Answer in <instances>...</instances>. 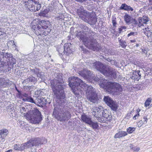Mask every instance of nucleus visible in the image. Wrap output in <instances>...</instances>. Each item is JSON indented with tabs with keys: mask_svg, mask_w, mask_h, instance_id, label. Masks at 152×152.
I'll list each match as a JSON object with an SVG mask.
<instances>
[{
	"mask_svg": "<svg viewBox=\"0 0 152 152\" xmlns=\"http://www.w3.org/2000/svg\"><path fill=\"white\" fill-rule=\"evenodd\" d=\"M69 86L75 95L79 94V92L82 91L81 88L85 89L87 88L86 94L87 99L93 103L97 102L98 98L97 94L92 86L88 87L82 80L76 77H73L69 78Z\"/></svg>",
	"mask_w": 152,
	"mask_h": 152,
	"instance_id": "f257e3e1",
	"label": "nucleus"
},
{
	"mask_svg": "<svg viewBox=\"0 0 152 152\" xmlns=\"http://www.w3.org/2000/svg\"><path fill=\"white\" fill-rule=\"evenodd\" d=\"M99 86L109 93L119 94L122 91V88L119 84L104 81V83H100Z\"/></svg>",
	"mask_w": 152,
	"mask_h": 152,
	"instance_id": "f03ea898",
	"label": "nucleus"
},
{
	"mask_svg": "<svg viewBox=\"0 0 152 152\" xmlns=\"http://www.w3.org/2000/svg\"><path fill=\"white\" fill-rule=\"evenodd\" d=\"M21 115L25 117L31 123L36 124L38 122V110L37 109L30 111L26 113H23V111H26L25 107H22L20 108Z\"/></svg>",
	"mask_w": 152,
	"mask_h": 152,
	"instance_id": "7ed1b4c3",
	"label": "nucleus"
},
{
	"mask_svg": "<svg viewBox=\"0 0 152 152\" xmlns=\"http://www.w3.org/2000/svg\"><path fill=\"white\" fill-rule=\"evenodd\" d=\"M53 115L58 120L60 121H67L70 117V113L68 112L59 113L56 108L54 109Z\"/></svg>",
	"mask_w": 152,
	"mask_h": 152,
	"instance_id": "20e7f679",
	"label": "nucleus"
},
{
	"mask_svg": "<svg viewBox=\"0 0 152 152\" xmlns=\"http://www.w3.org/2000/svg\"><path fill=\"white\" fill-rule=\"evenodd\" d=\"M103 111V108L101 106L94 107L92 110V113L94 117L96 118L99 121L101 122L100 120Z\"/></svg>",
	"mask_w": 152,
	"mask_h": 152,
	"instance_id": "39448f33",
	"label": "nucleus"
},
{
	"mask_svg": "<svg viewBox=\"0 0 152 152\" xmlns=\"http://www.w3.org/2000/svg\"><path fill=\"white\" fill-rule=\"evenodd\" d=\"M38 141L37 139H31L28 142L21 144L20 146V151L37 145Z\"/></svg>",
	"mask_w": 152,
	"mask_h": 152,
	"instance_id": "423d86ee",
	"label": "nucleus"
},
{
	"mask_svg": "<svg viewBox=\"0 0 152 152\" xmlns=\"http://www.w3.org/2000/svg\"><path fill=\"white\" fill-rule=\"evenodd\" d=\"M104 100L106 103L114 111H116L118 107L117 103L108 96H104Z\"/></svg>",
	"mask_w": 152,
	"mask_h": 152,
	"instance_id": "0eeeda50",
	"label": "nucleus"
},
{
	"mask_svg": "<svg viewBox=\"0 0 152 152\" xmlns=\"http://www.w3.org/2000/svg\"><path fill=\"white\" fill-rule=\"evenodd\" d=\"M93 66H94V68L100 71L103 74L107 73L106 71V67L107 66H104L99 62H96L93 63Z\"/></svg>",
	"mask_w": 152,
	"mask_h": 152,
	"instance_id": "6e6552de",
	"label": "nucleus"
},
{
	"mask_svg": "<svg viewBox=\"0 0 152 152\" xmlns=\"http://www.w3.org/2000/svg\"><path fill=\"white\" fill-rule=\"evenodd\" d=\"M80 37L86 47L93 49L94 45L92 44V42L88 38L84 36L83 37V35L80 36Z\"/></svg>",
	"mask_w": 152,
	"mask_h": 152,
	"instance_id": "1a4fd4ad",
	"label": "nucleus"
},
{
	"mask_svg": "<svg viewBox=\"0 0 152 152\" xmlns=\"http://www.w3.org/2000/svg\"><path fill=\"white\" fill-rule=\"evenodd\" d=\"M106 71L108 73L104 74V75L106 76H110L114 78L116 77L117 71L111 68L109 66H107L106 67Z\"/></svg>",
	"mask_w": 152,
	"mask_h": 152,
	"instance_id": "9d476101",
	"label": "nucleus"
},
{
	"mask_svg": "<svg viewBox=\"0 0 152 152\" xmlns=\"http://www.w3.org/2000/svg\"><path fill=\"white\" fill-rule=\"evenodd\" d=\"M102 116H101L100 121H102V119L103 121H110L112 119V116L111 114L109 113L107 110L103 111Z\"/></svg>",
	"mask_w": 152,
	"mask_h": 152,
	"instance_id": "9b49d317",
	"label": "nucleus"
},
{
	"mask_svg": "<svg viewBox=\"0 0 152 152\" xmlns=\"http://www.w3.org/2000/svg\"><path fill=\"white\" fill-rule=\"evenodd\" d=\"M2 57H3L4 58H5L8 59V60L7 61V62L9 61L13 65L15 64V60L14 58H12V56L11 54L8 53H5L3 54L2 53Z\"/></svg>",
	"mask_w": 152,
	"mask_h": 152,
	"instance_id": "f8f14e48",
	"label": "nucleus"
},
{
	"mask_svg": "<svg viewBox=\"0 0 152 152\" xmlns=\"http://www.w3.org/2000/svg\"><path fill=\"white\" fill-rule=\"evenodd\" d=\"M140 72L139 70L133 71L131 72L130 74V77L134 80H138L141 77V74H140Z\"/></svg>",
	"mask_w": 152,
	"mask_h": 152,
	"instance_id": "ddd939ff",
	"label": "nucleus"
},
{
	"mask_svg": "<svg viewBox=\"0 0 152 152\" xmlns=\"http://www.w3.org/2000/svg\"><path fill=\"white\" fill-rule=\"evenodd\" d=\"M38 19L33 20L31 23L32 28L35 34L38 35Z\"/></svg>",
	"mask_w": 152,
	"mask_h": 152,
	"instance_id": "4468645a",
	"label": "nucleus"
},
{
	"mask_svg": "<svg viewBox=\"0 0 152 152\" xmlns=\"http://www.w3.org/2000/svg\"><path fill=\"white\" fill-rule=\"evenodd\" d=\"M149 21L148 18L146 16H143L142 18H140L138 19L139 24L138 26L140 27L142 26L143 23H146Z\"/></svg>",
	"mask_w": 152,
	"mask_h": 152,
	"instance_id": "2eb2a0df",
	"label": "nucleus"
},
{
	"mask_svg": "<svg viewBox=\"0 0 152 152\" xmlns=\"http://www.w3.org/2000/svg\"><path fill=\"white\" fill-rule=\"evenodd\" d=\"M124 20L126 23H133L135 24L137 23V21L135 19L132 18L128 15H126L124 16Z\"/></svg>",
	"mask_w": 152,
	"mask_h": 152,
	"instance_id": "dca6fc26",
	"label": "nucleus"
},
{
	"mask_svg": "<svg viewBox=\"0 0 152 152\" xmlns=\"http://www.w3.org/2000/svg\"><path fill=\"white\" fill-rule=\"evenodd\" d=\"M48 22L41 19L39 20V28L40 26L43 28L46 29L48 26Z\"/></svg>",
	"mask_w": 152,
	"mask_h": 152,
	"instance_id": "f3484780",
	"label": "nucleus"
},
{
	"mask_svg": "<svg viewBox=\"0 0 152 152\" xmlns=\"http://www.w3.org/2000/svg\"><path fill=\"white\" fill-rule=\"evenodd\" d=\"M81 118L83 121L86 124L90 125L92 123L91 118L85 115H82Z\"/></svg>",
	"mask_w": 152,
	"mask_h": 152,
	"instance_id": "a211bd4d",
	"label": "nucleus"
},
{
	"mask_svg": "<svg viewBox=\"0 0 152 152\" xmlns=\"http://www.w3.org/2000/svg\"><path fill=\"white\" fill-rule=\"evenodd\" d=\"M127 134L126 132L120 131L116 133L114 136L115 138H120L124 137L127 135Z\"/></svg>",
	"mask_w": 152,
	"mask_h": 152,
	"instance_id": "6ab92c4d",
	"label": "nucleus"
},
{
	"mask_svg": "<svg viewBox=\"0 0 152 152\" xmlns=\"http://www.w3.org/2000/svg\"><path fill=\"white\" fill-rule=\"evenodd\" d=\"M27 0H24V1L26 2ZM32 3L33 4V3H34L35 4H36L37 5H37L38 4V1H36V0H28V1L27 2V4H26V5H28V6H27V7H28V9L30 10V7H31L32 5L29 4H31Z\"/></svg>",
	"mask_w": 152,
	"mask_h": 152,
	"instance_id": "aec40b11",
	"label": "nucleus"
},
{
	"mask_svg": "<svg viewBox=\"0 0 152 152\" xmlns=\"http://www.w3.org/2000/svg\"><path fill=\"white\" fill-rule=\"evenodd\" d=\"M90 71L86 70H83L82 71H80L79 72V74L84 77H87L89 75Z\"/></svg>",
	"mask_w": 152,
	"mask_h": 152,
	"instance_id": "412c9836",
	"label": "nucleus"
},
{
	"mask_svg": "<svg viewBox=\"0 0 152 152\" xmlns=\"http://www.w3.org/2000/svg\"><path fill=\"white\" fill-rule=\"evenodd\" d=\"M148 121V118L146 117H144L137 124L138 126L141 127L143 124L147 123Z\"/></svg>",
	"mask_w": 152,
	"mask_h": 152,
	"instance_id": "4be33fe9",
	"label": "nucleus"
},
{
	"mask_svg": "<svg viewBox=\"0 0 152 152\" xmlns=\"http://www.w3.org/2000/svg\"><path fill=\"white\" fill-rule=\"evenodd\" d=\"M61 86H57L56 88L53 87V91L55 92V93L56 94L59 95V94L60 92L62 93V91L61 90H60L58 88H61Z\"/></svg>",
	"mask_w": 152,
	"mask_h": 152,
	"instance_id": "5701e85b",
	"label": "nucleus"
},
{
	"mask_svg": "<svg viewBox=\"0 0 152 152\" xmlns=\"http://www.w3.org/2000/svg\"><path fill=\"white\" fill-rule=\"evenodd\" d=\"M39 106L43 107V105H45L46 104V100L44 98H41L40 99H39Z\"/></svg>",
	"mask_w": 152,
	"mask_h": 152,
	"instance_id": "b1692460",
	"label": "nucleus"
},
{
	"mask_svg": "<svg viewBox=\"0 0 152 152\" xmlns=\"http://www.w3.org/2000/svg\"><path fill=\"white\" fill-rule=\"evenodd\" d=\"M120 10H133L130 6H128L125 4H122Z\"/></svg>",
	"mask_w": 152,
	"mask_h": 152,
	"instance_id": "393cba45",
	"label": "nucleus"
},
{
	"mask_svg": "<svg viewBox=\"0 0 152 152\" xmlns=\"http://www.w3.org/2000/svg\"><path fill=\"white\" fill-rule=\"evenodd\" d=\"M7 130L4 129L0 130V135L1 137H5L7 134Z\"/></svg>",
	"mask_w": 152,
	"mask_h": 152,
	"instance_id": "a878e982",
	"label": "nucleus"
},
{
	"mask_svg": "<svg viewBox=\"0 0 152 152\" xmlns=\"http://www.w3.org/2000/svg\"><path fill=\"white\" fill-rule=\"evenodd\" d=\"M69 44L67 43L64 45V53H69L70 51V48L69 47Z\"/></svg>",
	"mask_w": 152,
	"mask_h": 152,
	"instance_id": "bb28decb",
	"label": "nucleus"
},
{
	"mask_svg": "<svg viewBox=\"0 0 152 152\" xmlns=\"http://www.w3.org/2000/svg\"><path fill=\"white\" fill-rule=\"evenodd\" d=\"M47 142V140L44 138L41 137L39 139V145L45 144Z\"/></svg>",
	"mask_w": 152,
	"mask_h": 152,
	"instance_id": "cd10ccee",
	"label": "nucleus"
},
{
	"mask_svg": "<svg viewBox=\"0 0 152 152\" xmlns=\"http://www.w3.org/2000/svg\"><path fill=\"white\" fill-rule=\"evenodd\" d=\"M143 30H145L144 31V33L147 37H149L151 35L152 32L149 31L148 28H145V29H143Z\"/></svg>",
	"mask_w": 152,
	"mask_h": 152,
	"instance_id": "c85d7f7f",
	"label": "nucleus"
},
{
	"mask_svg": "<svg viewBox=\"0 0 152 152\" xmlns=\"http://www.w3.org/2000/svg\"><path fill=\"white\" fill-rule=\"evenodd\" d=\"M48 10H41L39 15L40 16H45L48 12Z\"/></svg>",
	"mask_w": 152,
	"mask_h": 152,
	"instance_id": "c756f323",
	"label": "nucleus"
},
{
	"mask_svg": "<svg viewBox=\"0 0 152 152\" xmlns=\"http://www.w3.org/2000/svg\"><path fill=\"white\" fill-rule=\"evenodd\" d=\"M135 130V128L130 127L127 129V132L129 134H131Z\"/></svg>",
	"mask_w": 152,
	"mask_h": 152,
	"instance_id": "7c9ffc66",
	"label": "nucleus"
},
{
	"mask_svg": "<svg viewBox=\"0 0 152 152\" xmlns=\"http://www.w3.org/2000/svg\"><path fill=\"white\" fill-rule=\"evenodd\" d=\"M152 99L151 98H148L145 101V106L146 107H148L151 103Z\"/></svg>",
	"mask_w": 152,
	"mask_h": 152,
	"instance_id": "2f4dec72",
	"label": "nucleus"
},
{
	"mask_svg": "<svg viewBox=\"0 0 152 152\" xmlns=\"http://www.w3.org/2000/svg\"><path fill=\"white\" fill-rule=\"evenodd\" d=\"M23 100L24 102H30L32 103H34L33 99L31 97H28L26 99H23Z\"/></svg>",
	"mask_w": 152,
	"mask_h": 152,
	"instance_id": "473e14b6",
	"label": "nucleus"
},
{
	"mask_svg": "<svg viewBox=\"0 0 152 152\" xmlns=\"http://www.w3.org/2000/svg\"><path fill=\"white\" fill-rule=\"evenodd\" d=\"M116 18L115 17V16H113L112 19V22L114 26H115L116 24Z\"/></svg>",
	"mask_w": 152,
	"mask_h": 152,
	"instance_id": "72a5a7b5",
	"label": "nucleus"
},
{
	"mask_svg": "<svg viewBox=\"0 0 152 152\" xmlns=\"http://www.w3.org/2000/svg\"><path fill=\"white\" fill-rule=\"evenodd\" d=\"M90 125L92 126L93 129H96L98 127L97 124L96 123H93L92 121V123Z\"/></svg>",
	"mask_w": 152,
	"mask_h": 152,
	"instance_id": "f704fd0d",
	"label": "nucleus"
},
{
	"mask_svg": "<svg viewBox=\"0 0 152 152\" xmlns=\"http://www.w3.org/2000/svg\"><path fill=\"white\" fill-rule=\"evenodd\" d=\"M4 83L6 84H7L8 85H11L12 83V81H10L9 80H4Z\"/></svg>",
	"mask_w": 152,
	"mask_h": 152,
	"instance_id": "c9c22d12",
	"label": "nucleus"
},
{
	"mask_svg": "<svg viewBox=\"0 0 152 152\" xmlns=\"http://www.w3.org/2000/svg\"><path fill=\"white\" fill-rule=\"evenodd\" d=\"M13 147V149L15 150L20 151V146L19 147L17 144H15Z\"/></svg>",
	"mask_w": 152,
	"mask_h": 152,
	"instance_id": "e433bc0d",
	"label": "nucleus"
},
{
	"mask_svg": "<svg viewBox=\"0 0 152 152\" xmlns=\"http://www.w3.org/2000/svg\"><path fill=\"white\" fill-rule=\"evenodd\" d=\"M6 34L3 31H1V29H0V37L1 38H3L6 36Z\"/></svg>",
	"mask_w": 152,
	"mask_h": 152,
	"instance_id": "4c0bfd02",
	"label": "nucleus"
},
{
	"mask_svg": "<svg viewBox=\"0 0 152 152\" xmlns=\"http://www.w3.org/2000/svg\"><path fill=\"white\" fill-rule=\"evenodd\" d=\"M142 50L141 53L142 54H144L146 56L148 54L147 51L146 50L143 48H141Z\"/></svg>",
	"mask_w": 152,
	"mask_h": 152,
	"instance_id": "58836bf2",
	"label": "nucleus"
},
{
	"mask_svg": "<svg viewBox=\"0 0 152 152\" xmlns=\"http://www.w3.org/2000/svg\"><path fill=\"white\" fill-rule=\"evenodd\" d=\"M137 34V32H131L130 33L128 34L127 36L129 37L131 36L132 35L135 36Z\"/></svg>",
	"mask_w": 152,
	"mask_h": 152,
	"instance_id": "ea45409f",
	"label": "nucleus"
},
{
	"mask_svg": "<svg viewBox=\"0 0 152 152\" xmlns=\"http://www.w3.org/2000/svg\"><path fill=\"white\" fill-rule=\"evenodd\" d=\"M133 112L132 111L130 113H128L126 115V118L127 119H128L130 117L132 116V113H133Z\"/></svg>",
	"mask_w": 152,
	"mask_h": 152,
	"instance_id": "a19ab883",
	"label": "nucleus"
},
{
	"mask_svg": "<svg viewBox=\"0 0 152 152\" xmlns=\"http://www.w3.org/2000/svg\"><path fill=\"white\" fill-rule=\"evenodd\" d=\"M120 45L123 48H125L126 46V43L123 41L120 42Z\"/></svg>",
	"mask_w": 152,
	"mask_h": 152,
	"instance_id": "79ce46f5",
	"label": "nucleus"
},
{
	"mask_svg": "<svg viewBox=\"0 0 152 152\" xmlns=\"http://www.w3.org/2000/svg\"><path fill=\"white\" fill-rule=\"evenodd\" d=\"M132 149L134 151L137 152L140 150V148L139 147H134L132 148Z\"/></svg>",
	"mask_w": 152,
	"mask_h": 152,
	"instance_id": "37998d69",
	"label": "nucleus"
},
{
	"mask_svg": "<svg viewBox=\"0 0 152 152\" xmlns=\"http://www.w3.org/2000/svg\"><path fill=\"white\" fill-rule=\"evenodd\" d=\"M7 21V19L6 18H2L0 22L1 23H5Z\"/></svg>",
	"mask_w": 152,
	"mask_h": 152,
	"instance_id": "c03bdc74",
	"label": "nucleus"
},
{
	"mask_svg": "<svg viewBox=\"0 0 152 152\" xmlns=\"http://www.w3.org/2000/svg\"><path fill=\"white\" fill-rule=\"evenodd\" d=\"M42 120V117L41 114V113L39 111V121H41Z\"/></svg>",
	"mask_w": 152,
	"mask_h": 152,
	"instance_id": "a18cd8bd",
	"label": "nucleus"
},
{
	"mask_svg": "<svg viewBox=\"0 0 152 152\" xmlns=\"http://www.w3.org/2000/svg\"><path fill=\"white\" fill-rule=\"evenodd\" d=\"M4 137H1H1H0V142H3L4 141Z\"/></svg>",
	"mask_w": 152,
	"mask_h": 152,
	"instance_id": "49530a36",
	"label": "nucleus"
},
{
	"mask_svg": "<svg viewBox=\"0 0 152 152\" xmlns=\"http://www.w3.org/2000/svg\"><path fill=\"white\" fill-rule=\"evenodd\" d=\"M126 28V27L125 26H122L121 27V28H120V31H121L123 29H125Z\"/></svg>",
	"mask_w": 152,
	"mask_h": 152,
	"instance_id": "de8ad7c7",
	"label": "nucleus"
},
{
	"mask_svg": "<svg viewBox=\"0 0 152 152\" xmlns=\"http://www.w3.org/2000/svg\"><path fill=\"white\" fill-rule=\"evenodd\" d=\"M4 78H1L0 77V84H2V81H4Z\"/></svg>",
	"mask_w": 152,
	"mask_h": 152,
	"instance_id": "09e8293b",
	"label": "nucleus"
},
{
	"mask_svg": "<svg viewBox=\"0 0 152 152\" xmlns=\"http://www.w3.org/2000/svg\"><path fill=\"white\" fill-rule=\"evenodd\" d=\"M138 118V117L136 116V115H135L133 117V119L134 120H136Z\"/></svg>",
	"mask_w": 152,
	"mask_h": 152,
	"instance_id": "8fccbe9b",
	"label": "nucleus"
},
{
	"mask_svg": "<svg viewBox=\"0 0 152 152\" xmlns=\"http://www.w3.org/2000/svg\"><path fill=\"white\" fill-rule=\"evenodd\" d=\"M137 113H139V112H140V110L139 109V108H138L137 109Z\"/></svg>",
	"mask_w": 152,
	"mask_h": 152,
	"instance_id": "3c124183",
	"label": "nucleus"
},
{
	"mask_svg": "<svg viewBox=\"0 0 152 152\" xmlns=\"http://www.w3.org/2000/svg\"><path fill=\"white\" fill-rule=\"evenodd\" d=\"M12 149L9 150L8 151H6L5 152H12Z\"/></svg>",
	"mask_w": 152,
	"mask_h": 152,
	"instance_id": "603ef678",
	"label": "nucleus"
},
{
	"mask_svg": "<svg viewBox=\"0 0 152 152\" xmlns=\"http://www.w3.org/2000/svg\"><path fill=\"white\" fill-rule=\"evenodd\" d=\"M23 96L25 97H27L28 96V95L26 94H24Z\"/></svg>",
	"mask_w": 152,
	"mask_h": 152,
	"instance_id": "864d4df0",
	"label": "nucleus"
},
{
	"mask_svg": "<svg viewBox=\"0 0 152 152\" xmlns=\"http://www.w3.org/2000/svg\"><path fill=\"white\" fill-rule=\"evenodd\" d=\"M130 41L131 42H135V40H130Z\"/></svg>",
	"mask_w": 152,
	"mask_h": 152,
	"instance_id": "5fc2aeb1",
	"label": "nucleus"
},
{
	"mask_svg": "<svg viewBox=\"0 0 152 152\" xmlns=\"http://www.w3.org/2000/svg\"><path fill=\"white\" fill-rule=\"evenodd\" d=\"M136 115L137 116L139 117L140 116L139 113H137V114Z\"/></svg>",
	"mask_w": 152,
	"mask_h": 152,
	"instance_id": "6e6d98bb",
	"label": "nucleus"
},
{
	"mask_svg": "<svg viewBox=\"0 0 152 152\" xmlns=\"http://www.w3.org/2000/svg\"><path fill=\"white\" fill-rule=\"evenodd\" d=\"M19 122L20 123V124H23V123H24L22 121H20Z\"/></svg>",
	"mask_w": 152,
	"mask_h": 152,
	"instance_id": "4d7b16f0",
	"label": "nucleus"
},
{
	"mask_svg": "<svg viewBox=\"0 0 152 152\" xmlns=\"http://www.w3.org/2000/svg\"><path fill=\"white\" fill-rule=\"evenodd\" d=\"M133 147L132 146V145H131L130 146V148L132 149V148Z\"/></svg>",
	"mask_w": 152,
	"mask_h": 152,
	"instance_id": "13d9d810",
	"label": "nucleus"
},
{
	"mask_svg": "<svg viewBox=\"0 0 152 152\" xmlns=\"http://www.w3.org/2000/svg\"><path fill=\"white\" fill-rule=\"evenodd\" d=\"M34 45H36V44H35V43L34 40ZM36 45H37V44H36Z\"/></svg>",
	"mask_w": 152,
	"mask_h": 152,
	"instance_id": "bf43d9fd",
	"label": "nucleus"
},
{
	"mask_svg": "<svg viewBox=\"0 0 152 152\" xmlns=\"http://www.w3.org/2000/svg\"><path fill=\"white\" fill-rule=\"evenodd\" d=\"M139 45L138 44H137L136 45V46L137 47H138L139 46Z\"/></svg>",
	"mask_w": 152,
	"mask_h": 152,
	"instance_id": "052dcab7",
	"label": "nucleus"
},
{
	"mask_svg": "<svg viewBox=\"0 0 152 152\" xmlns=\"http://www.w3.org/2000/svg\"><path fill=\"white\" fill-rule=\"evenodd\" d=\"M111 63H112L114 62V61L113 60H112V61H111Z\"/></svg>",
	"mask_w": 152,
	"mask_h": 152,
	"instance_id": "680f3d73",
	"label": "nucleus"
},
{
	"mask_svg": "<svg viewBox=\"0 0 152 152\" xmlns=\"http://www.w3.org/2000/svg\"><path fill=\"white\" fill-rule=\"evenodd\" d=\"M80 10H82L83 9V7H81L80 8Z\"/></svg>",
	"mask_w": 152,
	"mask_h": 152,
	"instance_id": "e2e57ef3",
	"label": "nucleus"
},
{
	"mask_svg": "<svg viewBox=\"0 0 152 152\" xmlns=\"http://www.w3.org/2000/svg\"><path fill=\"white\" fill-rule=\"evenodd\" d=\"M150 2H151L152 1V0H148Z\"/></svg>",
	"mask_w": 152,
	"mask_h": 152,
	"instance_id": "0e129e2a",
	"label": "nucleus"
},
{
	"mask_svg": "<svg viewBox=\"0 0 152 152\" xmlns=\"http://www.w3.org/2000/svg\"><path fill=\"white\" fill-rule=\"evenodd\" d=\"M39 5H40V7H41V5H42V4H39Z\"/></svg>",
	"mask_w": 152,
	"mask_h": 152,
	"instance_id": "69168bd1",
	"label": "nucleus"
},
{
	"mask_svg": "<svg viewBox=\"0 0 152 152\" xmlns=\"http://www.w3.org/2000/svg\"><path fill=\"white\" fill-rule=\"evenodd\" d=\"M43 75V73H41V75Z\"/></svg>",
	"mask_w": 152,
	"mask_h": 152,
	"instance_id": "338daca9",
	"label": "nucleus"
},
{
	"mask_svg": "<svg viewBox=\"0 0 152 152\" xmlns=\"http://www.w3.org/2000/svg\"><path fill=\"white\" fill-rule=\"evenodd\" d=\"M94 19L96 21V18H94Z\"/></svg>",
	"mask_w": 152,
	"mask_h": 152,
	"instance_id": "774afa93",
	"label": "nucleus"
}]
</instances>
